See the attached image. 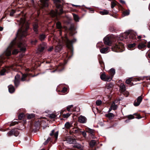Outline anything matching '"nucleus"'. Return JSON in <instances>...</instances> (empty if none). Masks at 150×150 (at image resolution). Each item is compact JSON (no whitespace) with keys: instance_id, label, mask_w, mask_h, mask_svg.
<instances>
[{"instance_id":"29","label":"nucleus","mask_w":150,"mask_h":150,"mask_svg":"<svg viewBox=\"0 0 150 150\" xmlns=\"http://www.w3.org/2000/svg\"><path fill=\"white\" fill-rule=\"evenodd\" d=\"M106 76L104 74H102L100 76L101 79L104 81H106Z\"/></svg>"},{"instance_id":"55","label":"nucleus","mask_w":150,"mask_h":150,"mask_svg":"<svg viewBox=\"0 0 150 150\" xmlns=\"http://www.w3.org/2000/svg\"><path fill=\"white\" fill-rule=\"evenodd\" d=\"M54 3H61V0H53Z\"/></svg>"},{"instance_id":"62","label":"nucleus","mask_w":150,"mask_h":150,"mask_svg":"<svg viewBox=\"0 0 150 150\" xmlns=\"http://www.w3.org/2000/svg\"><path fill=\"white\" fill-rule=\"evenodd\" d=\"M147 46H148V47L150 48V42H148Z\"/></svg>"},{"instance_id":"61","label":"nucleus","mask_w":150,"mask_h":150,"mask_svg":"<svg viewBox=\"0 0 150 150\" xmlns=\"http://www.w3.org/2000/svg\"><path fill=\"white\" fill-rule=\"evenodd\" d=\"M120 2L123 4H124L125 3V1H123L122 0H120Z\"/></svg>"},{"instance_id":"5","label":"nucleus","mask_w":150,"mask_h":150,"mask_svg":"<svg viewBox=\"0 0 150 150\" xmlns=\"http://www.w3.org/2000/svg\"><path fill=\"white\" fill-rule=\"evenodd\" d=\"M124 46L122 43L119 42L118 44H116L112 48L113 51L116 52H121L124 50Z\"/></svg>"},{"instance_id":"51","label":"nucleus","mask_w":150,"mask_h":150,"mask_svg":"<svg viewBox=\"0 0 150 150\" xmlns=\"http://www.w3.org/2000/svg\"><path fill=\"white\" fill-rule=\"evenodd\" d=\"M73 132L75 133H77L79 132V129H77L74 128L73 129Z\"/></svg>"},{"instance_id":"54","label":"nucleus","mask_w":150,"mask_h":150,"mask_svg":"<svg viewBox=\"0 0 150 150\" xmlns=\"http://www.w3.org/2000/svg\"><path fill=\"white\" fill-rule=\"evenodd\" d=\"M116 5V4L114 2H111V7L112 8H114V7Z\"/></svg>"},{"instance_id":"43","label":"nucleus","mask_w":150,"mask_h":150,"mask_svg":"<svg viewBox=\"0 0 150 150\" xmlns=\"http://www.w3.org/2000/svg\"><path fill=\"white\" fill-rule=\"evenodd\" d=\"M129 35V33H128L126 32L123 34V37L124 38L126 39L127 38V36Z\"/></svg>"},{"instance_id":"34","label":"nucleus","mask_w":150,"mask_h":150,"mask_svg":"<svg viewBox=\"0 0 150 150\" xmlns=\"http://www.w3.org/2000/svg\"><path fill=\"white\" fill-rule=\"evenodd\" d=\"M129 11H125L123 12V14L124 16L129 15Z\"/></svg>"},{"instance_id":"24","label":"nucleus","mask_w":150,"mask_h":150,"mask_svg":"<svg viewBox=\"0 0 150 150\" xmlns=\"http://www.w3.org/2000/svg\"><path fill=\"white\" fill-rule=\"evenodd\" d=\"M73 16L74 19L76 21L78 22L79 21V18L77 15L75 14H73Z\"/></svg>"},{"instance_id":"1","label":"nucleus","mask_w":150,"mask_h":150,"mask_svg":"<svg viewBox=\"0 0 150 150\" xmlns=\"http://www.w3.org/2000/svg\"><path fill=\"white\" fill-rule=\"evenodd\" d=\"M20 28L19 29L16 34V37L11 42L7 49L4 52L7 56L11 54L12 49L17 46L22 52L26 50V44L23 41V38L28 35L27 30L29 27L28 23L24 18H21L19 24Z\"/></svg>"},{"instance_id":"25","label":"nucleus","mask_w":150,"mask_h":150,"mask_svg":"<svg viewBox=\"0 0 150 150\" xmlns=\"http://www.w3.org/2000/svg\"><path fill=\"white\" fill-rule=\"evenodd\" d=\"M117 108V105L115 104L114 103H112L110 107V108L114 110H116Z\"/></svg>"},{"instance_id":"8","label":"nucleus","mask_w":150,"mask_h":150,"mask_svg":"<svg viewBox=\"0 0 150 150\" xmlns=\"http://www.w3.org/2000/svg\"><path fill=\"white\" fill-rule=\"evenodd\" d=\"M87 118L84 116L81 115L78 118V121L81 123H85L87 121Z\"/></svg>"},{"instance_id":"41","label":"nucleus","mask_w":150,"mask_h":150,"mask_svg":"<svg viewBox=\"0 0 150 150\" xmlns=\"http://www.w3.org/2000/svg\"><path fill=\"white\" fill-rule=\"evenodd\" d=\"M24 116V114L23 113L20 114L18 116V119L20 120L22 119Z\"/></svg>"},{"instance_id":"7","label":"nucleus","mask_w":150,"mask_h":150,"mask_svg":"<svg viewBox=\"0 0 150 150\" xmlns=\"http://www.w3.org/2000/svg\"><path fill=\"white\" fill-rule=\"evenodd\" d=\"M142 95H141L137 97L136 100L134 101V105L135 106H139L142 101L143 99Z\"/></svg>"},{"instance_id":"49","label":"nucleus","mask_w":150,"mask_h":150,"mask_svg":"<svg viewBox=\"0 0 150 150\" xmlns=\"http://www.w3.org/2000/svg\"><path fill=\"white\" fill-rule=\"evenodd\" d=\"M53 49V46H50L49 47V48L47 50L48 52H51L52 50Z\"/></svg>"},{"instance_id":"53","label":"nucleus","mask_w":150,"mask_h":150,"mask_svg":"<svg viewBox=\"0 0 150 150\" xmlns=\"http://www.w3.org/2000/svg\"><path fill=\"white\" fill-rule=\"evenodd\" d=\"M131 81L130 79H128L126 80V83L127 84H129L131 83Z\"/></svg>"},{"instance_id":"6","label":"nucleus","mask_w":150,"mask_h":150,"mask_svg":"<svg viewBox=\"0 0 150 150\" xmlns=\"http://www.w3.org/2000/svg\"><path fill=\"white\" fill-rule=\"evenodd\" d=\"M104 43L105 44L109 46L111 45L112 41L111 37H105L103 39Z\"/></svg>"},{"instance_id":"18","label":"nucleus","mask_w":150,"mask_h":150,"mask_svg":"<svg viewBox=\"0 0 150 150\" xmlns=\"http://www.w3.org/2000/svg\"><path fill=\"white\" fill-rule=\"evenodd\" d=\"M46 38L45 35L44 34H42L40 35L39 36V40L41 41H43Z\"/></svg>"},{"instance_id":"42","label":"nucleus","mask_w":150,"mask_h":150,"mask_svg":"<svg viewBox=\"0 0 150 150\" xmlns=\"http://www.w3.org/2000/svg\"><path fill=\"white\" fill-rule=\"evenodd\" d=\"M19 52V50L17 49H14L12 52V54H17Z\"/></svg>"},{"instance_id":"45","label":"nucleus","mask_w":150,"mask_h":150,"mask_svg":"<svg viewBox=\"0 0 150 150\" xmlns=\"http://www.w3.org/2000/svg\"><path fill=\"white\" fill-rule=\"evenodd\" d=\"M58 134V132L57 131L55 132V133L53 134L54 135V137L56 139H57V137Z\"/></svg>"},{"instance_id":"44","label":"nucleus","mask_w":150,"mask_h":150,"mask_svg":"<svg viewBox=\"0 0 150 150\" xmlns=\"http://www.w3.org/2000/svg\"><path fill=\"white\" fill-rule=\"evenodd\" d=\"M73 106V105H70L68 106L67 108V110L69 111L70 110V108H72Z\"/></svg>"},{"instance_id":"33","label":"nucleus","mask_w":150,"mask_h":150,"mask_svg":"<svg viewBox=\"0 0 150 150\" xmlns=\"http://www.w3.org/2000/svg\"><path fill=\"white\" fill-rule=\"evenodd\" d=\"M112 77H111L110 76H106V81H109L111 80L112 79Z\"/></svg>"},{"instance_id":"10","label":"nucleus","mask_w":150,"mask_h":150,"mask_svg":"<svg viewBox=\"0 0 150 150\" xmlns=\"http://www.w3.org/2000/svg\"><path fill=\"white\" fill-rule=\"evenodd\" d=\"M86 132L90 133L91 134V136L92 138H93V137L94 136L93 133L94 132V130L93 129L87 127L86 128Z\"/></svg>"},{"instance_id":"47","label":"nucleus","mask_w":150,"mask_h":150,"mask_svg":"<svg viewBox=\"0 0 150 150\" xmlns=\"http://www.w3.org/2000/svg\"><path fill=\"white\" fill-rule=\"evenodd\" d=\"M70 116V114L67 113L66 114L63 115V117L64 118H67Z\"/></svg>"},{"instance_id":"15","label":"nucleus","mask_w":150,"mask_h":150,"mask_svg":"<svg viewBox=\"0 0 150 150\" xmlns=\"http://www.w3.org/2000/svg\"><path fill=\"white\" fill-rule=\"evenodd\" d=\"M43 4L45 7H46L48 6V4L47 1L49 0H39Z\"/></svg>"},{"instance_id":"20","label":"nucleus","mask_w":150,"mask_h":150,"mask_svg":"<svg viewBox=\"0 0 150 150\" xmlns=\"http://www.w3.org/2000/svg\"><path fill=\"white\" fill-rule=\"evenodd\" d=\"M109 72L112 77H113L115 74V70L114 68H111L109 71Z\"/></svg>"},{"instance_id":"58","label":"nucleus","mask_w":150,"mask_h":150,"mask_svg":"<svg viewBox=\"0 0 150 150\" xmlns=\"http://www.w3.org/2000/svg\"><path fill=\"white\" fill-rule=\"evenodd\" d=\"M68 55V54L67 53H65L63 55L64 57H67Z\"/></svg>"},{"instance_id":"9","label":"nucleus","mask_w":150,"mask_h":150,"mask_svg":"<svg viewBox=\"0 0 150 150\" xmlns=\"http://www.w3.org/2000/svg\"><path fill=\"white\" fill-rule=\"evenodd\" d=\"M47 44L46 43H42L38 47V50L40 52H42L47 47Z\"/></svg>"},{"instance_id":"11","label":"nucleus","mask_w":150,"mask_h":150,"mask_svg":"<svg viewBox=\"0 0 150 150\" xmlns=\"http://www.w3.org/2000/svg\"><path fill=\"white\" fill-rule=\"evenodd\" d=\"M64 127L66 129H69L72 127V123H71L68 122H67L65 124Z\"/></svg>"},{"instance_id":"12","label":"nucleus","mask_w":150,"mask_h":150,"mask_svg":"<svg viewBox=\"0 0 150 150\" xmlns=\"http://www.w3.org/2000/svg\"><path fill=\"white\" fill-rule=\"evenodd\" d=\"M120 89L122 92H123L125 91V86L123 83H121L120 84Z\"/></svg>"},{"instance_id":"35","label":"nucleus","mask_w":150,"mask_h":150,"mask_svg":"<svg viewBox=\"0 0 150 150\" xmlns=\"http://www.w3.org/2000/svg\"><path fill=\"white\" fill-rule=\"evenodd\" d=\"M35 115L33 114H31L28 115L27 116L28 119H30L35 117Z\"/></svg>"},{"instance_id":"17","label":"nucleus","mask_w":150,"mask_h":150,"mask_svg":"<svg viewBox=\"0 0 150 150\" xmlns=\"http://www.w3.org/2000/svg\"><path fill=\"white\" fill-rule=\"evenodd\" d=\"M108 47H107L105 48H103L100 50V52L102 53H106L108 52Z\"/></svg>"},{"instance_id":"3","label":"nucleus","mask_w":150,"mask_h":150,"mask_svg":"<svg viewBox=\"0 0 150 150\" xmlns=\"http://www.w3.org/2000/svg\"><path fill=\"white\" fill-rule=\"evenodd\" d=\"M27 75L26 74H22V76L21 79V77L19 75L17 74L15 77L14 83L16 87H17L19 85L20 80L22 81H24L26 80V78Z\"/></svg>"},{"instance_id":"16","label":"nucleus","mask_w":150,"mask_h":150,"mask_svg":"<svg viewBox=\"0 0 150 150\" xmlns=\"http://www.w3.org/2000/svg\"><path fill=\"white\" fill-rule=\"evenodd\" d=\"M8 91L10 93H12L14 92L15 89L14 87L12 85H10L8 86Z\"/></svg>"},{"instance_id":"48","label":"nucleus","mask_w":150,"mask_h":150,"mask_svg":"<svg viewBox=\"0 0 150 150\" xmlns=\"http://www.w3.org/2000/svg\"><path fill=\"white\" fill-rule=\"evenodd\" d=\"M83 137H85L86 136V134L85 131H81Z\"/></svg>"},{"instance_id":"22","label":"nucleus","mask_w":150,"mask_h":150,"mask_svg":"<svg viewBox=\"0 0 150 150\" xmlns=\"http://www.w3.org/2000/svg\"><path fill=\"white\" fill-rule=\"evenodd\" d=\"M73 147H74L76 148L79 149H81L82 148L81 145L79 143H76V142L74 144Z\"/></svg>"},{"instance_id":"2","label":"nucleus","mask_w":150,"mask_h":150,"mask_svg":"<svg viewBox=\"0 0 150 150\" xmlns=\"http://www.w3.org/2000/svg\"><path fill=\"white\" fill-rule=\"evenodd\" d=\"M76 39H74L71 41L69 40L67 37L66 36L64 38H62L61 40H59L56 38H54L52 42V44L54 45H56L55 47V50L56 52H59L62 49V45L63 43H65L67 47L69 50L71 54L70 57L69 58H70L73 55V50L72 47V44L76 41Z\"/></svg>"},{"instance_id":"19","label":"nucleus","mask_w":150,"mask_h":150,"mask_svg":"<svg viewBox=\"0 0 150 150\" xmlns=\"http://www.w3.org/2000/svg\"><path fill=\"white\" fill-rule=\"evenodd\" d=\"M99 13L102 15H107L108 14L109 11L105 9L103 11H100Z\"/></svg>"},{"instance_id":"4","label":"nucleus","mask_w":150,"mask_h":150,"mask_svg":"<svg viewBox=\"0 0 150 150\" xmlns=\"http://www.w3.org/2000/svg\"><path fill=\"white\" fill-rule=\"evenodd\" d=\"M56 6L58 9L55 11H52L50 12V14L52 17L57 16V15L61 14L63 13V9L62 8V5L57 3L56 4Z\"/></svg>"},{"instance_id":"37","label":"nucleus","mask_w":150,"mask_h":150,"mask_svg":"<svg viewBox=\"0 0 150 150\" xmlns=\"http://www.w3.org/2000/svg\"><path fill=\"white\" fill-rule=\"evenodd\" d=\"M14 132V129H12V130L10 131L8 133V135L9 136H11L13 134V133Z\"/></svg>"},{"instance_id":"39","label":"nucleus","mask_w":150,"mask_h":150,"mask_svg":"<svg viewBox=\"0 0 150 150\" xmlns=\"http://www.w3.org/2000/svg\"><path fill=\"white\" fill-rule=\"evenodd\" d=\"M102 103V102L101 100H98L96 101V104L97 105L99 106Z\"/></svg>"},{"instance_id":"27","label":"nucleus","mask_w":150,"mask_h":150,"mask_svg":"<svg viewBox=\"0 0 150 150\" xmlns=\"http://www.w3.org/2000/svg\"><path fill=\"white\" fill-rule=\"evenodd\" d=\"M69 30L71 31V35H73L74 34L73 33V31L75 30V28L74 25H71L70 28Z\"/></svg>"},{"instance_id":"57","label":"nucleus","mask_w":150,"mask_h":150,"mask_svg":"<svg viewBox=\"0 0 150 150\" xmlns=\"http://www.w3.org/2000/svg\"><path fill=\"white\" fill-rule=\"evenodd\" d=\"M146 55H147L149 58H150V52H148L146 53Z\"/></svg>"},{"instance_id":"38","label":"nucleus","mask_w":150,"mask_h":150,"mask_svg":"<svg viewBox=\"0 0 150 150\" xmlns=\"http://www.w3.org/2000/svg\"><path fill=\"white\" fill-rule=\"evenodd\" d=\"M37 42H38V40L36 39H35L33 40H31L30 42L32 45H35L36 44V43H37Z\"/></svg>"},{"instance_id":"31","label":"nucleus","mask_w":150,"mask_h":150,"mask_svg":"<svg viewBox=\"0 0 150 150\" xmlns=\"http://www.w3.org/2000/svg\"><path fill=\"white\" fill-rule=\"evenodd\" d=\"M56 26L57 28L60 29L62 28L61 23L60 22L58 21L56 23Z\"/></svg>"},{"instance_id":"63","label":"nucleus","mask_w":150,"mask_h":150,"mask_svg":"<svg viewBox=\"0 0 150 150\" xmlns=\"http://www.w3.org/2000/svg\"><path fill=\"white\" fill-rule=\"evenodd\" d=\"M3 29V28H2V27H0V31H1Z\"/></svg>"},{"instance_id":"59","label":"nucleus","mask_w":150,"mask_h":150,"mask_svg":"<svg viewBox=\"0 0 150 150\" xmlns=\"http://www.w3.org/2000/svg\"><path fill=\"white\" fill-rule=\"evenodd\" d=\"M48 140H47L46 141L43 143L44 145L46 144L48 142Z\"/></svg>"},{"instance_id":"52","label":"nucleus","mask_w":150,"mask_h":150,"mask_svg":"<svg viewBox=\"0 0 150 150\" xmlns=\"http://www.w3.org/2000/svg\"><path fill=\"white\" fill-rule=\"evenodd\" d=\"M67 88L66 87H64L63 88L62 90V92L63 93H65L67 91Z\"/></svg>"},{"instance_id":"60","label":"nucleus","mask_w":150,"mask_h":150,"mask_svg":"<svg viewBox=\"0 0 150 150\" xmlns=\"http://www.w3.org/2000/svg\"><path fill=\"white\" fill-rule=\"evenodd\" d=\"M72 5L73 7H78V6H79V5H75L73 4H72Z\"/></svg>"},{"instance_id":"32","label":"nucleus","mask_w":150,"mask_h":150,"mask_svg":"<svg viewBox=\"0 0 150 150\" xmlns=\"http://www.w3.org/2000/svg\"><path fill=\"white\" fill-rule=\"evenodd\" d=\"M135 46V44L134 43H133V44H129L128 45V47L129 48H130V49L131 50V48L134 47Z\"/></svg>"},{"instance_id":"36","label":"nucleus","mask_w":150,"mask_h":150,"mask_svg":"<svg viewBox=\"0 0 150 150\" xmlns=\"http://www.w3.org/2000/svg\"><path fill=\"white\" fill-rule=\"evenodd\" d=\"M107 116L110 119H112L114 116V114L111 113H110L108 114Z\"/></svg>"},{"instance_id":"40","label":"nucleus","mask_w":150,"mask_h":150,"mask_svg":"<svg viewBox=\"0 0 150 150\" xmlns=\"http://www.w3.org/2000/svg\"><path fill=\"white\" fill-rule=\"evenodd\" d=\"M49 117L52 119L56 117V115L53 114H50L49 115Z\"/></svg>"},{"instance_id":"28","label":"nucleus","mask_w":150,"mask_h":150,"mask_svg":"<svg viewBox=\"0 0 150 150\" xmlns=\"http://www.w3.org/2000/svg\"><path fill=\"white\" fill-rule=\"evenodd\" d=\"M66 63H61L59 65L57 68V69H58V71H62L63 69V68H62V69H60V67H62L63 65H64Z\"/></svg>"},{"instance_id":"46","label":"nucleus","mask_w":150,"mask_h":150,"mask_svg":"<svg viewBox=\"0 0 150 150\" xmlns=\"http://www.w3.org/2000/svg\"><path fill=\"white\" fill-rule=\"evenodd\" d=\"M128 118L129 119H132L134 118V117L133 115H130L128 116Z\"/></svg>"},{"instance_id":"23","label":"nucleus","mask_w":150,"mask_h":150,"mask_svg":"<svg viewBox=\"0 0 150 150\" xmlns=\"http://www.w3.org/2000/svg\"><path fill=\"white\" fill-rule=\"evenodd\" d=\"M96 144V142L94 140H92L90 142V146L91 147H93Z\"/></svg>"},{"instance_id":"14","label":"nucleus","mask_w":150,"mask_h":150,"mask_svg":"<svg viewBox=\"0 0 150 150\" xmlns=\"http://www.w3.org/2000/svg\"><path fill=\"white\" fill-rule=\"evenodd\" d=\"M67 142L70 144H74L76 142V140L74 139L71 138L67 140Z\"/></svg>"},{"instance_id":"56","label":"nucleus","mask_w":150,"mask_h":150,"mask_svg":"<svg viewBox=\"0 0 150 150\" xmlns=\"http://www.w3.org/2000/svg\"><path fill=\"white\" fill-rule=\"evenodd\" d=\"M54 129L52 130L51 131V132L50 133V136H52L54 134Z\"/></svg>"},{"instance_id":"26","label":"nucleus","mask_w":150,"mask_h":150,"mask_svg":"<svg viewBox=\"0 0 150 150\" xmlns=\"http://www.w3.org/2000/svg\"><path fill=\"white\" fill-rule=\"evenodd\" d=\"M14 132L13 133V135L16 137L19 134V132L18 130L17 129H14Z\"/></svg>"},{"instance_id":"50","label":"nucleus","mask_w":150,"mask_h":150,"mask_svg":"<svg viewBox=\"0 0 150 150\" xmlns=\"http://www.w3.org/2000/svg\"><path fill=\"white\" fill-rule=\"evenodd\" d=\"M15 13V11L14 10H12L11 12L10 15L11 16H13V14Z\"/></svg>"},{"instance_id":"64","label":"nucleus","mask_w":150,"mask_h":150,"mask_svg":"<svg viewBox=\"0 0 150 150\" xmlns=\"http://www.w3.org/2000/svg\"><path fill=\"white\" fill-rule=\"evenodd\" d=\"M141 36H140V35H139V36H138V38L139 39H140L141 38Z\"/></svg>"},{"instance_id":"21","label":"nucleus","mask_w":150,"mask_h":150,"mask_svg":"<svg viewBox=\"0 0 150 150\" xmlns=\"http://www.w3.org/2000/svg\"><path fill=\"white\" fill-rule=\"evenodd\" d=\"M146 47V45L144 43H141L138 45V48L139 49H141Z\"/></svg>"},{"instance_id":"30","label":"nucleus","mask_w":150,"mask_h":150,"mask_svg":"<svg viewBox=\"0 0 150 150\" xmlns=\"http://www.w3.org/2000/svg\"><path fill=\"white\" fill-rule=\"evenodd\" d=\"M6 71V70L5 69H4V68L3 69L1 70V71L0 72V75H4L5 74Z\"/></svg>"},{"instance_id":"13","label":"nucleus","mask_w":150,"mask_h":150,"mask_svg":"<svg viewBox=\"0 0 150 150\" xmlns=\"http://www.w3.org/2000/svg\"><path fill=\"white\" fill-rule=\"evenodd\" d=\"M38 24L37 23H35L33 25V30L35 33L38 34Z\"/></svg>"}]
</instances>
